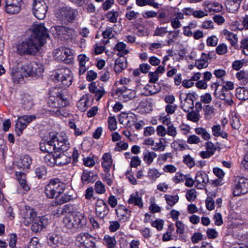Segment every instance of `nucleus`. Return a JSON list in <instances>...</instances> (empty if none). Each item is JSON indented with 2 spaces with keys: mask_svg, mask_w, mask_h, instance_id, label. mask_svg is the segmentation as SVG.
Listing matches in <instances>:
<instances>
[{
  "mask_svg": "<svg viewBox=\"0 0 248 248\" xmlns=\"http://www.w3.org/2000/svg\"><path fill=\"white\" fill-rule=\"evenodd\" d=\"M128 202L129 204H133L140 208H142L143 207L141 197L140 196L138 192L131 195L130 198L128 200Z\"/></svg>",
  "mask_w": 248,
  "mask_h": 248,
  "instance_id": "7c9ffc66",
  "label": "nucleus"
},
{
  "mask_svg": "<svg viewBox=\"0 0 248 248\" xmlns=\"http://www.w3.org/2000/svg\"><path fill=\"white\" fill-rule=\"evenodd\" d=\"M35 118L36 117L33 115H24L18 117L16 124V131L17 134L18 136L21 135L27 125Z\"/></svg>",
  "mask_w": 248,
  "mask_h": 248,
  "instance_id": "9b49d317",
  "label": "nucleus"
},
{
  "mask_svg": "<svg viewBox=\"0 0 248 248\" xmlns=\"http://www.w3.org/2000/svg\"><path fill=\"white\" fill-rule=\"evenodd\" d=\"M65 185L58 179L51 180L46 186L45 193L47 198L57 199L64 192Z\"/></svg>",
  "mask_w": 248,
  "mask_h": 248,
  "instance_id": "f03ea898",
  "label": "nucleus"
},
{
  "mask_svg": "<svg viewBox=\"0 0 248 248\" xmlns=\"http://www.w3.org/2000/svg\"><path fill=\"white\" fill-rule=\"evenodd\" d=\"M21 104L24 108L29 110L33 106L32 99L31 95L28 94L23 95L21 99Z\"/></svg>",
  "mask_w": 248,
  "mask_h": 248,
  "instance_id": "e433bc0d",
  "label": "nucleus"
},
{
  "mask_svg": "<svg viewBox=\"0 0 248 248\" xmlns=\"http://www.w3.org/2000/svg\"><path fill=\"white\" fill-rule=\"evenodd\" d=\"M97 175L92 171L84 170L81 176V180L84 184L93 183L96 179Z\"/></svg>",
  "mask_w": 248,
  "mask_h": 248,
  "instance_id": "c756f323",
  "label": "nucleus"
},
{
  "mask_svg": "<svg viewBox=\"0 0 248 248\" xmlns=\"http://www.w3.org/2000/svg\"><path fill=\"white\" fill-rule=\"evenodd\" d=\"M35 172L39 179L44 178L46 175L47 170L45 166H40L36 168Z\"/></svg>",
  "mask_w": 248,
  "mask_h": 248,
  "instance_id": "864d4df0",
  "label": "nucleus"
},
{
  "mask_svg": "<svg viewBox=\"0 0 248 248\" xmlns=\"http://www.w3.org/2000/svg\"><path fill=\"white\" fill-rule=\"evenodd\" d=\"M116 213L119 220L123 222L127 221L130 217V211L124 206H120L116 209Z\"/></svg>",
  "mask_w": 248,
  "mask_h": 248,
  "instance_id": "393cba45",
  "label": "nucleus"
},
{
  "mask_svg": "<svg viewBox=\"0 0 248 248\" xmlns=\"http://www.w3.org/2000/svg\"><path fill=\"white\" fill-rule=\"evenodd\" d=\"M248 192V179L240 177L234 181L233 194L235 196L245 194Z\"/></svg>",
  "mask_w": 248,
  "mask_h": 248,
  "instance_id": "9d476101",
  "label": "nucleus"
},
{
  "mask_svg": "<svg viewBox=\"0 0 248 248\" xmlns=\"http://www.w3.org/2000/svg\"><path fill=\"white\" fill-rule=\"evenodd\" d=\"M44 162L48 165L53 167L56 165L55 155L47 154L44 157Z\"/></svg>",
  "mask_w": 248,
  "mask_h": 248,
  "instance_id": "3c124183",
  "label": "nucleus"
},
{
  "mask_svg": "<svg viewBox=\"0 0 248 248\" xmlns=\"http://www.w3.org/2000/svg\"><path fill=\"white\" fill-rule=\"evenodd\" d=\"M22 216L25 224L28 225L37 217V214L32 208L26 206L23 210Z\"/></svg>",
  "mask_w": 248,
  "mask_h": 248,
  "instance_id": "aec40b11",
  "label": "nucleus"
},
{
  "mask_svg": "<svg viewBox=\"0 0 248 248\" xmlns=\"http://www.w3.org/2000/svg\"><path fill=\"white\" fill-rule=\"evenodd\" d=\"M72 240L71 237L66 234L50 233L47 236V244L54 248L62 245H68Z\"/></svg>",
  "mask_w": 248,
  "mask_h": 248,
  "instance_id": "7ed1b4c3",
  "label": "nucleus"
},
{
  "mask_svg": "<svg viewBox=\"0 0 248 248\" xmlns=\"http://www.w3.org/2000/svg\"><path fill=\"white\" fill-rule=\"evenodd\" d=\"M22 0H5V11L10 14H15L20 12Z\"/></svg>",
  "mask_w": 248,
  "mask_h": 248,
  "instance_id": "2eb2a0df",
  "label": "nucleus"
},
{
  "mask_svg": "<svg viewBox=\"0 0 248 248\" xmlns=\"http://www.w3.org/2000/svg\"><path fill=\"white\" fill-rule=\"evenodd\" d=\"M104 244L108 248H114L116 246V241L114 237H111L108 235L104 236L103 239Z\"/></svg>",
  "mask_w": 248,
  "mask_h": 248,
  "instance_id": "de8ad7c7",
  "label": "nucleus"
},
{
  "mask_svg": "<svg viewBox=\"0 0 248 248\" xmlns=\"http://www.w3.org/2000/svg\"><path fill=\"white\" fill-rule=\"evenodd\" d=\"M166 131L167 134L173 138H175L177 134L176 128L173 125V124L168 126Z\"/></svg>",
  "mask_w": 248,
  "mask_h": 248,
  "instance_id": "0e129e2a",
  "label": "nucleus"
},
{
  "mask_svg": "<svg viewBox=\"0 0 248 248\" xmlns=\"http://www.w3.org/2000/svg\"><path fill=\"white\" fill-rule=\"evenodd\" d=\"M144 89L148 92V95H153L159 92L161 87L159 84H155V83H153L152 85H147Z\"/></svg>",
  "mask_w": 248,
  "mask_h": 248,
  "instance_id": "49530a36",
  "label": "nucleus"
},
{
  "mask_svg": "<svg viewBox=\"0 0 248 248\" xmlns=\"http://www.w3.org/2000/svg\"><path fill=\"white\" fill-rule=\"evenodd\" d=\"M89 60V58L85 54H80L78 56L79 64V73L80 75L84 74L86 71L87 68L86 66V63Z\"/></svg>",
  "mask_w": 248,
  "mask_h": 248,
  "instance_id": "c85d7f7f",
  "label": "nucleus"
},
{
  "mask_svg": "<svg viewBox=\"0 0 248 248\" xmlns=\"http://www.w3.org/2000/svg\"><path fill=\"white\" fill-rule=\"evenodd\" d=\"M195 65L199 69L205 68L208 65V62L207 61L204 59H202L196 60L195 62Z\"/></svg>",
  "mask_w": 248,
  "mask_h": 248,
  "instance_id": "bf43d9fd",
  "label": "nucleus"
},
{
  "mask_svg": "<svg viewBox=\"0 0 248 248\" xmlns=\"http://www.w3.org/2000/svg\"><path fill=\"white\" fill-rule=\"evenodd\" d=\"M59 12V16L61 19L67 22H71L74 20L77 13V11L76 9L68 6L61 8Z\"/></svg>",
  "mask_w": 248,
  "mask_h": 248,
  "instance_id": "ddd939ff",
  "label": "nucleus"
},
{
  "mask_svg": "<svg viewBox=\"0 0 248 248\" xmlns=\"http://www.w3.org/2000/svg\"><path fill=\"white\" fill-rule=\"evenodd\" d=\"M71 161V158L63 154H55L56 165H65Z\"/></svg>",
  "mask_w": 248,
  "mask_h": 248,
  "instance_id": "2f4dec72",
  "label": "nucleus"
},
{
  "mask_svg": "<svg viewBox=\"0 0 248 248\" xmlns=\"http://www.w3.org/2000/svg\"><path fill=\"white\" fill-rule=\"evenodd\" d=\"M127 66L126 58L124 57H120L115 61L114 69L116 73H119L125 69Z\"/></svg>",
  "mask_w": 248,
  "mask_h": 248,
  "instance_id": "a878e982",
  "label": "nucleus"
},
{
  "mask_svg": "<svg viewBox=\"0 0 248 248\" xmlns=\"http://www.w3.org/2000/svg\"><path fill=\"white\" fill-rule=\"evenodd\" d=\"M108 128L113 131L117 128V121L115 117H109L108 120Z\"/></svg>",
  "mask_w": 248,
  "mask_h": 248,
  "instance_id": "680f3d73",
  "label": "nucleus"
},
{
  "mask_svg": "<svg viewBox=\"0 0 248 248\" xmlns=\"http://www.w3.org/2000/svg\"><path fill=\"white\" fill-rule=\"evenodd\" d=\"M55 80L62 87L69 86L72 82L73 77L69 68H65L59 71L54 76Z\"/></svg>",
  "mask_w": 248,
  "mask_h": 248,
  "instance_id": "423d86ee",
  "label": "nucleus"
},
{
  "mask_svg": "<svg viewBox=\"0 0 248 248\" xmlns=\"http://www.w3.org/2000/svg\"><path fill=\"white\" fill-rule=\"evenodd\" d=\"M73 215L76 224V229L81 228L86 224L87 219L84 214L78 212L73 213Z\"/></svg>",
  "mask_w": 248,
  "mask_h": 248,
  "instance_id": "b1692460",
  "label": "nucleus"
},
{
  "mask_svg": "<svg viewBox=\"0 0 248 248\" xmlns=\"http://www.w3.org/2000/svg\"><path fill=\"white\" fill-rule=\"evenodd\" d=\"M16 179L20 184L21 186L24 190L28 191L30 189L29 186L27 184L26 180V175L25 173L22 172H16Z\"/></svg>",
  "mask_w": 248,
  "mask_h": 248,
  "instance_id": "f704fd0d",
  "label": "nucleus"
},
{
  "mask_svg": "<svg viewBox=\"0 0 248 248\" xmlns=\"http://www.w3.org/2000/svg\"><path fill=\"white\" fill-rule=\"evenodd\" d=\"M41 246L39 243V239L37 237H33L31 240L28 246V248H40Z\"/></svg>",
  "mask_w": 248,
  "mask_h": 248,
  "instance_id": "338daca9",
  "label": "nucleus"
},
{
  "mask_svg": "<svg viewBox=\"0 0 248 248\" xmlns=\"http://www.w3.org/2000/svg\"><path fill=\"white\" fill-rule=\"evenodd\" d=\"M139 16V13L134 11H128L125 14V17L129 20H135Z\"/></svg>",
  "mask_w": 248,
  "mask_h": 248,
  "instance_id": "774afa93",
  "label": "nucleus"
},
{
  "mask_svg": "<svg viewBox=\"0 0 248 248\" xmlns=\"http://www.w3.org/2000/svg\"><path fill=\"white\" fill-rule=\"evenodd\" d=\"M235 95L239 100H247L248 99V89L244 87H239L236 89Z\"/></svg>",
  "mask_w": 248,
  "mask_h": 248,
  "instance_id": "ea45409f",
  "label": "nucleus"
},
{
  "mask_svg": "<svg viewBox=\"0 0 248 248\" xmlns=\"http://www.w3.org/2000/svg\"><path fill=\"white\" fill-rule=\"evenodd\" d=\"M237 79L243 82H247L248 81V72L241 70L236 74Z\"/></svg>",
  "mask_w": 248,
  "mask_h": 248,
  "instance_id": "6e6d98bb",
  "label": "nucleus"
},
{
  "mask_svg": "<svg viewBox=\"0 0 248 248\" xmlns=\"http://www.w3.org/2000/svg\"><path fill=\"white\" fill-rule=\"evenodd\" d=\"M63 54L67 57L65 59V63L67 64L72 63L74 61V58L71 50L68 48H62Z\"/></svg>",
  "mask_w": 248,
  "mask_h": 248,
  "instance_id": "603ef678",
  "label": "nucleus"
},
{
  "mask_svg": "<svg viewBox=\"0 0 248 248\" xmlns=\"http://www.w3.org/2000/svg\"><path fill=\"white\" fill-rule=\"evenodd\" d=\"M225 6L228 12L234 13L237 11L240 7V5L233 1V0H227Z\"/></svg>",
  "mask_w": 248,
  "mask_h": 248,
  "instance_id": "c9c22d12",
  "label": "nucleus"
},
{
  "mask_svg": "<svg viewBox=\"0 0 248 248\" xmlns=\"http://www.w3.org/2000/svg\"><path fill=\"white\" fill-rule=\"evenodd\" d=\"M63 222L64 226L67 229H76V224L75 223V220L73 214L69 216H66L63 218Z\"/></svg>",
  "mask_w": 248,
  "mask_h": 248,
  "instance_id": "58836bf2",
  "label": "nucleus"
},
{
  "mask_svg": "<svg viewBox=\"0 0 248 248\" xmlns=\"http://www.w3.org/2000/svg\"><path fill=\"white\" fill-rule=\"evenodd\" d=\"M222 33L226 36V39L230 42L232 46H234L236 44L237 42V36L236 34L227 30H224L222 31Z\"/></svg>",
  "mask_w": 248,
  "mask_h": 248,
  "instance_id": "37998d69",
  "label": "nucleus"
},
{
  "mask_svg": "<svg viewBox=\"0 0 248 248\" xmlns=\"http://www.w3.org/2000/svg\"><path fill=\"white\" fill-rule=\"evenodd\" d=\"M76 245L79 248H94L95 242L93 237L88 233H80L77 237Z\"/></svg>",
  "mask_w": 248,
  "mask_h": 248,
  "instance_id": "1a4fd4ad",
  "label": "nucleus"
},
{
  "mask_svg": "<svg viewBox=\"0 0 248 248\" xmlns=\"http://www.w3.org/2000/svg\"><path fill=\"white\" fill-rule=\"evenodd\" d=\"M217 88L214 93L215 95L221 100H225L228 105L232 106L233 104V101L232 100V95L230 91L227 89H222L221 91L217 92Z\"/></svg>",
  "mask_w": 248,
  "mask_h": 248,
  "instance_id": "a211bd4d",
  "label": "nucleus"
},
{
  "mask_svg": "<svg viewBox=\"0 0 248 248\" xmlns=\"http://www.w3.org/2000/svg\"><path fill=\"white\" fill-rule=\"evenodd\" d=\"M56 135L54 134H50L48 138L43 140L40 143V148L42 151L48 153H51L53 151H55L54 140L56 139Z\"/></svg>",
  "mask_w": 248,
  "mask_h": 248,
  "instance_id": "f8f14e48",
  "label": "nucleus"
},
{
  "mask_svg": "<svg viewBox=\"0 0 248 248\" xmlns=\"http://www.w3.org/2000/svg\"><path fill=\"white\" fill-rule=\"evenodd\" d=\"M213 135L216 137H221L223 138H227L228 134L221 129V126L219 124H217L213 126L212 128Z\"/></svg>",
  "mask_w": 248,
  "mask_h": 248,
  "instance_id": "79ce46f5",
  "label": "nucleus"
},
{
  "mask_svg": "<svg viewBox=\"0 0 248 248\" xmlns=\"http://www.w3.org/2000/svg\"><path fill=\"white\" fill-rule=\"evenodd\" d=\"M165 198L168 204L170 206L174 205L179 201L178 195H166Z\"/></svg>",
  "mask_w": 248,
  "mask_h": 248,
  "instance_id": "8fccbe9b",
  "label": "nucleus"
},
{
  "mask_svg": "<svg viewBox=\"0 0 248 248\" xmlns=\"http://www.w3.org/2000/svg\"><path fill=\"white\" fill-rule=\"evenodd\" d=\"M195 181L197 188L202 189L208 183L209 179L207 174L202 171H198L195 176Z\"/></svg>",
  "mask_w": 248,
  "mask_h": 248,
  "instance_id": "6ab92c4d",
  "label": "nucleus"
},
{
  "mask_svg": "<svg viewBox=\"0 0 248 248\" xmlns=\"http://www.w3.org/2000/svg\"><path fill=\"white\" fill-rule=\"evenodd\" d=\"M193 96L191 94L181 93L180 95L181 108L185 112H188L194 107Z\"/></svg>",
  "mask_w": 248,
  "mask_h": 248,
  "instance_id": "4468645a",
  "label": "nucleus"
},
{
  "mask_svg": "<svg viewBox=\"0 0 248 248\" xmlns=\"http://www.w3.org/2000/svg\"><path fill=\"white\" fill-rule=\"evenodd\" d=\"M52 106L54 108H62L64 107L67 105V101L63 98L62 95L59 93L57 97L54 98L53 100Z\"/></svg>",
  "mask_w": 248,
  "mask_h": 248,
  "instance_id": "473e14b6",
  "label": "nucleus"
},
{
  "mask_svg": "<svg viewBox=\"0 0 248 248\" xmlns=\"http://www.w3.org/2000/svg\"><path fill=\"white\" fill-rule=\"evenodd\" d=\"M55 150L56 152L66 151L69 148V143L68 140L63 139L62 138L58 139L56 136V139L54 140Z\"/></svg>",
  "mask_w": 248,
  "mask_h": 248,
  "instance_id": "412c9836",
  "label": "nucleus"
},
{
  "mask_svg": "<svg viewBox=\"0 0 248 248\" xmlns=\"http://www.w3.org/2000/svg\"><path fill=\"white\" fill-rule=\"evenodd\" d=\"M48 37V31L44 24L34 25L31 34L16 45V52L20 56H35Z\"/></svg>",
  "mask_w": 248,
  "mask_h": 248,
  "instance_id": "f257e3e1",
  "label": "nucleus"
},
{
  "mask_svg": "<svg viewBox=\"0 0 248 248\" xmlns=\"http://www.w3.org/2000/svg\"><path fill=\"white\" fill-rule=\"evenodd\" d=\"M143 161L146 164L149 165L153 161L154 159L157 156L156 154L153 151H146L143 153Z\"/></svg>",
  "mask_w": 248,
  "mask_h": 248,
  "instance_id": "4c0bfd02",
  "label": "nucleus"
},
{
  "mask_svg": "<svg viewBox=\"0 0 248 248\" xmlns=\"http://www.w3.org/2000/svg\"><path fill=\"white\" fill-rule=\"evenodd\" d=\"M23 69L26 76L32 77L41 76L44 71L43 64L35 62L24 65Z\"/></svg>",
  "mask_w": 248,
  "mask_h": 248,
  "instance_id": "6e6552de",
  "label": "nucleus"
},
{
  "mask_svg": "<svg viewBox=\"0 0 248 248\" xmlns=\"http://www.w3.org/2000/svg\"><path fill=\"white\" fill-rule=\"evenodd\" d=\"M165 145H164L162 141V139H160L158 142L154 143L153 147L152 149L155 151H163L165 150Z\"/></svg>",
  "mask_w": 248,
  "mask_h": 248,
  "instance_id": "69168bd1",
  "label": "nucleus"
},
{
  "mask_svg": "<svg viewBox=\"0 0 248 248\" xmlns=\"http://www.w3.org/2000/svg\"><path fill=\"white\" fill-rule=\"evenodd\" d=\"M126 45L124 43L121 42L118 43L115 46V49L118 51L117 55L120 57H124L129 52L128 50L126 49Z\"/></svg>",
  "mask_w": 248,
  "mask_h": 248,
  "instance_id": "a19ab883",
  "label": "nucleus"
},
{
  "mask_svg": "<svg viewBox=\"0 0 248 248\" xmlns=\"http://www.w3.org/2000/svg\"><path fill=\"white\" fill-rule=\"evenodd\" d=\"M162 173L155 168H150L147 173L148 178L152 181H155L158 178Z\"/></svg>",
  "mask_w": 248,
  "mask_h": 248,
  "instance_id": "c03bdc74",
  "label": "nucleus"
},
{
  "mask_svg": "<svg viewBox=\"0 0 248 248\" xmlns=\"http://www.w3.org/2000/svg\"><path fill=\"white\" fill-rule=\"evenodd\" d=\"M204 10L208 12H219L222 9V5L217 2H211L209 1H205L203 3Z\"/></svg>",
  "mask_w": 248,
  "mask_h": 248,
  "instance_id": "4be33fe9",
  "label": "nucleus"
},
{
  "mask_svg": "<svg viewBox=\"0 0 248 248\" xmlns=\"http://www.w3.org/2000/svg\"><path fill=\"white\" fill-rule=\"evenodd\" d=\"M109 213L108 206L102 199H98L95 203V213L100 218L103 219Z\"/></svg>",
  "mask_w": 248,
  "mask_h": 248,
  "instance_id": "dca6fc26",
  "label": "nucleus"
},
{
  "mask_svg": "<svg viewBox=\"0 0 248 248\" xmlns=\"http://www.w3.org/2000/svg\"><path fill=\"white\" fill-rule=\"evenodd\" d=\"M187 118L193 122H198L200 120L199 114L195 111H191L187 114Z\"/></svg>",
  "mask_w": 248,
  "mask_h": 248,
  "instance_id": "052dcab7",
  "label": "nucleus"
},
{
  "mask_svg": "<svg viewBox=\"0 0 248 248\" xmlns=\"http://www.w3.org/2000/svg\"><path fill=\"white\" fill-rule=\"evenodd\" d=\"M51 31L56 37L61 40H68L72 39L76 36V32L73 29L65 26L52 27Z\"/></svg>",
  "mask_w": 248,
  "mask_h": 248,
  "instance_id": "39448f33",
  "label": "nucleus"
},
{
  "mask_svg": "<svg viewBox=\"0 0 248 248\" xmlns=\"http://www.w3.org/2000/svg\"><path fill=\"white\" fill-rule=\"evenodd\" d=\"M205 117L207 119L211 118L214 113V109L212 106L206 105L204 109Z\"/></svg>",
  "mask_w": 248,
  "mask_h": 248,
  "instance_id": "e2e57ef3",
  "label": "nucleus"
},
{
  "mask_svg": "<svg viewBox=\"0 0 248 248\" xmlns=\"http://www.w3.org/2000/svg\"><path fill=\"white\" fill-rule=\"evenodd\" d=\"M167 27H157L154 31L153 35L156 36L163 37L168 32Z\"/></svg>",
  "mask_w": 248,
  "mask_h": 248,
  "instance_id": "4d7b16f0",
  "label": "nucleus"
},
{
  "mask_svg": "<svg viewBox=\"0 0 248 248\" xmlns=\"http://www.w3.org/2000/svg\"><path fill=\"white\" fill-rule=\"evenodd\" d=\"M94 189L95 192L98 194H103L106 191L104 185L100 181L95 183Z\"/></svg>",
  "mask_w": 248,
  "mask_h": 248,
  "instance_id": "13d9d810",
  "label": "nucleus"
},
{
  "mask_svg": "<svg viewBox=\"0 0 248 248\" xmlns=\"http://www.w3.org/2000/svg\"><path fill=\"white\" fill-rule=\"evenodd\" d=\"M31 223H32L31 230L35 232H37L42 231L48 224V220L44 216L37 217Z\"/></svg>",
  "mask_w": 248,
  "mask_h": 248,
  "instance_id": "f3484780",
  "label": "nucleus"
},
{
  "mask_svg": "<svg viewBox=\"0 0 248 248\" xmlns=\"http://www.w3.org/2000/svg\"><path fill=\"white\" fill-rule=\"evenodd\" d=\"M48 0H33L32 10L34 16L39 19L45 18L47 11Z\"/></svg>",
  "mask_w": 248,
  "mask_h": 248,
  "instance_id": "0eeeda50",
  "label": "nucleus"
},
{
  "mask_svg": "<svg viewBox=\"0 0 248 248\" xmlns=\"http://www.w3.org/2000/svg\"><path fill=\"white\" fill-rule=\"evenodd\" d=\"M118 16V12L114 10L108 12L106 15V17L108 21L113 23L117 22Z\"/></svg>",
  "mask_w": 248,
  "mask_h": 248,
  "instance_id": "5fc2aeb1",
  "label": "nucleus"
},
{
  "mask_svg": "<svg viewBox=\"0 0 248 248\" xmlns=\"http://www.w3.org/2000/svg\"><path fill=\"white\" fill-rule=\"evenodd\" d=\"M171 147L175 150H184L186 149L187 145L182 140H174L171 144Z\"/></svg>",
  "mask_w": 248,
  "mask_h": 248,
  "instance_id": "a18cd8bd",
  "label": "nucleus"
},
{
  "mask_svg": "<svg viewBox=\"0 0 248 248\" xmlns=\"http://www.w3.org/2000/svg\"><path fill=\"white\" fill-rule=\"evenodd\" d=\"M195 133L201 136L203 140H207L210 139V134L205 128L202 127H197L195 129Z\"/></svg>",
  "mask_w": 248,
  "mask_h": 248,
  "instance_id": "09e8293b",
  "label": "nucleus"
},
{
  "mask_svg": "<svg viewBox=\"0 0 248 248\" xmlns=\"http://www.w3.org/2000/svg\"><path fill=\"white\" fill-rule=\"evenodd\" d=\"M120 92L119 97L124 102H127L129 100L134 98L136 96V93L134 91L127 89L124 87V89H118L117 93Z\"/></svg>",
  "mask_w": 248,
  "mask_h": 248,
  "instance_id": "5701e85b",
  "label": "nucleus"
},
{
  "mask_svg": "<svg viewBox=\"0 0 248 248\" xmlns=\"http://www.w3.org/2000/svg\"><path fill=\"white\" fill-rule=\"evenodd\" d=\"M90 106L87 95L83 96L77 103L78 108L81 111H85Z\"/></svg>",
  "mask_w": 248,
  "mask_h": 248,
  "instance_id": "72a5a7b5",
  "label": "nucleus"
},
{
  "mask_svg": "<svg viewBox=\"0 0 248 248\" xmlns=\"http://www.w3.org/2000/svg\"><path fill=\"white\" fill-rule=\"evenodd\" d=\"M102 160L101 164L102 167L106 172H108L110 170L112 163L111 155L107 153L104 154L102 157Z\"/></svg>",
  "mask_w": 248,
  "mask_h": 248,
  "instance_id": "cd10ccee",
  "label": "nucleus"
},
{
  "mask_svg": "<svg viewBox=\"0 0 248 248\" xmlns=\"http://www.w3.org/2000/svg\"><path fill=\"white\" fill-rule=\"evenodd\" d=\"M10 71L12 79L15 83H19L23 80L26 76L23 69V66H21L19 62L15 59L10 61Z\"/></svg>",
  "mask_w": 248,
  "mask_h": 248,
  "instance_id": "20e7f679",
  "label": "nucleus"
},
{
  "mask_svg": "<svg viewBox=\"0 0 248 248\" xmlns=\"http://www.w3.org/2000/svg\"><path fill=\"white\" fill-rule=\"evenodd\" d=\"M32 163V159L30 156L25 155L21 156L16 162V165L18 168L28 169Z\"/></svg>",
  "mask_w": 248,
  "mask_h": 248,
  "instance_id": "bb28decb",
  "label": "nucleus"
}]
</instances>
